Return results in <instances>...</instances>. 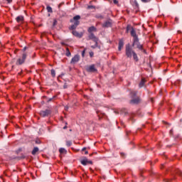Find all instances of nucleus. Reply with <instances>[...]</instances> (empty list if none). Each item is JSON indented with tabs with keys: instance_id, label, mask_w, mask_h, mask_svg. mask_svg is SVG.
I'll list each match as a JSON object with an SVG mask.
<instances>
[{
	"instance_id": "nucleus-1",
	"label": "nucleus",
	"mask_w": 182,
	"mask_h": 182,
	"mask_svg": "<svg viewBox=\"0 0 182 182\" xmlns=\"http://www.w3.org/2000/svg\"><path fill=\"white\" fill-rule=\"evenodd\" d=\"M125 54L127 58H129L130 59H132L133 56L134 60H135V62H139V57L137 56V53H136V52L133 50V48H132V46H130V44L126 46Z\"/></svg>"
},
{
	"instance_id": "nucleus-2",
	"label": "nucleus",
	"mask_w": 182,
	"mask_h": 182,
	"mask_svg": "<svg viewBox=\"0 0 182 182\" xmlns=\"http://www.w3.org/2000/svg\"><path fill=\"white\" fill-rule=\"evenodd\" d=\"M137 96V91L132 90L130 92V97L132 98L129 101L130 105H139L141 102L140 97Z\"/></svg>"
},
{
	"instance_id": "nucleus-3",
	"label": "nucleus",
	"mask_w": 182,
	"mask_h": 182,
	"mask_svg": "<svg viewBox=\"0 0 182 182\" xmlns=\"http://www.w3.org/2000/svg\"><path fill=\"white\" fill-rule=\"evenodd\" d=\"M129 31L131 36L134 38L133 41H135V42H137V39H139V37L137 36V34L136 33V30H134V28L133 26H129Z\"/></svg>"
},
{
	"instance_id": "nucleus-4",
	"label": "nucleus",
	"mask_w": 182,
	"mask_h": 182,
	"mask_svg": "<svg viewBox=\"0 0 182 182\" xmlns=\"http://www.w3.org/2000/svg\"><path fill=\"white\" fill-rule=\"evenodd\" d=\"M26 60V53H23L22 55V58H18L16 64L18 65H23V63H25Z\"/></svg>"
},
{
	"instance_id": "nucleus-5",
	"label": "nucleus",
	"mask_w": 182,
	"mask_h": 182,
	"mask_svg": "<svg viewBox=\"0 0 182 182\" xmlns=\"http://www.w3.org/2000/svg\"><path fill=\"white\" fill-rule=\"evenodd\" d=\"M50 114H52V111L50 109H46L40 112V116H41V117H48Z\"/></svg>"
},
{
	"instance_id": "nucleus-6",
	"label": "nucleus",
	"mask_w": 182,
	"mask_h": 182,
	"mask_svg": "<svg viewBox=\"0 0 182 182\" xmlns=\"http://www.w3.org/2000/svg\"><path fill=\"white\" fill-rule=\"evenodd\" d=\"M132 46H136L137 49L143 50V45L140 44L139 38H137V41H136V40H133Z\"/></svg>"
},
{
	"instance_id": "nucleus-7",
	"label": "nucleus",
	"mask_w": 182,
	"mask_h": 182,
	"mask_svg": "<svg viewBox=\"0 0 182 182\" xmlns=\"http://www.w3.org/2000/svg\"><path fill=\"white\" fill-rule=\"evenodd\" d=\"M79 60H80V55H75L70 61V64L71 65H75L76 63H77V62H79Z\"/></svg>"
},
{
	"instance_id": "nucleus-8",
	"label": "nucleus",
	"mask_w": 182,
	"mask_h": 182,
	"mask_svg": "<svg viewBox=\"0 0 182 182\" xmlns=\"http://www.w3.org/2000/svg\"><path fill=\"white\" fill-rule=\"evenodd\" d=\"M81 164H82V166H87V164H93V161H89V159H87V158L85 157L83 159H82L80 161Z\"/></svg>"
},
{
	"instance_id": "nucleus-9",
	"label": "nucleus",
	"mask_w": 182,
	"mask_h": 182,
	"mask_svg": "<svg viewBox=\"0 0 182 182\" xmlns=\"http://www.w3.org/2000/svg\"><path fill=\"white\" fill-rule=\"evenodd\" d=\"M112 25H113V21L109 19V20L105 21L102 24V28H112Z\"/></svg>"
},
{
	"instance_id": "nucleus-10",
	"label": "nucleus",
	"mask_w": 182,
	"mask_h": 182,
	"mask_svg": "<svg viewBox=\"0 0 182 182\" xmlns=\"http://www.w3.org/2000/svg\"><path fill=\"white\" fill-rule=\"evenodd\" d=\"M88 38L91 41H93V42H95L96 45H97V41H99V38H97V37H96L93 33H90Z\"/></svg>"
},
{
	"instance_id": "nucleus-11",
	"label": "nucleus",
	"mask_w": 182,
	"mask_h": 182,
	"mask_svg": "<svg viewBox=\"0 0 182 182\" xmlns=\"http://www.w3.org/2000/svg\"><path fill=\"white\" fill-rule=\"evenodd\" d=\"M80 19V16L77 15L74 16L73 17L74 25H75L76 26H79V25L80 24V21H79Z\"/></svg>"
},
{
	"instance_id": "nucleus-12",
	"label": "nucleus",
	"mask_w": 182,
	"mask_h": 182,
	"mask_svg": "<svg viewBox=\"0 0 182 182\" xmlns=\"http://www.w3.org/2000/svg\"><path fill=\"white\" fill-rule=\"evenodd\" d=\"M72 33L76 38H82L83 36V33H79L76 30L73 31Z\"/></svg>"
},
{
	"instance_id": "nucleus-13",
	"label": "nucleus",
	"mask_w": 182,
	"mask_h": 182,
	"mask_svg": "<svg viewBox=\"0 0 182 182\" xmlns=\"http://www.w3.org/2000/svg\"><path fill=\"white\" fill-rule=\"evenodd\" d=\"M123 46H124V41L123 39H120L119 41L118 50H122Z\"/></svg>"
},
{
	"instance_id": "nucleus-14",
	"label": "nucleus",
	"mask_w": 182,
	"mask_h": 182,
	"mask_svg": "<svg viewBox=\"0 0 182 182\" xmlns=\"http://www.w3.org/2000/svg\"><path fill=\"white\" fill-rule=\"evenodd\" d=\"M96 68H95V65H90L89 67L87 68V72H91V73H93V72H96Z\"/></svg>"
},
{
	"instance_id": "nucleus-15",
	"label": "nucleus",
	"mask_w": 182,
	"mask_h": 182,
	"mask_svg": "<svg viewBox=\"0 0 182 182\" xmlns=\"http://www.w3.org/2000/svg\"><path fill=\"white\" fill-rule=\"evenodd\" d=\"M97 31V28H96V27L91 26L88 28L87 32H89V33H92V32H96Z\"/></svg>"
},
{
	"instance_id": "nucleus-16",
	"label": "nucleus",
	"mask_w": 182,
	"mask_h": 182,
	"mask_svg": "<svg viewBox=\"0 0 182 182\" xmlns=\"http://www.w3.org/2000/svg\"><path fill=\"white\" fill-rule=\"evenodd\" d=\"M65 55L68 56V58L72 56V53H70V50H69V48H66L65 49Z\"/></svg>"
},
{
	"instance_id": "nucleus-17",
	"label": "nucleus",
	"mask_w": 182,
	"mask_h": 182,
	"mask_svg": "<svg viewBox=\"0 0 182 182\" xmlns=\"http://www.w3.org/2000/svg\"><path fill=\"white\" fill-rule=\"evenodd\" d=\"M144 83H146V79L142 78L141 82H139V87H144Z\"/></svg>"
},
{
	"instance_id": "nucleus-18",
	"label": "nucleus",
	"mask_w": 182,
	"mask_h": 182,
	"mask_svg": "<svg viewBox=\"0 0 182 182\" xmlns=\"http://www.w3.org/2000/svg\"><path fill=\"white\" fill-rule=\"evenodd\" d=\"M38 151H39V148L38 147H34V149H33L31 154H33V156H35V154H36V153H38Z\"/></svg>"
},
{
	"instance_id": "nucleus-19",
	"label": "nucleus",
	"mask_w": 182,
	"mask_h": 182,
	"mask_svg": "<svg viewBox=\"0 0 182 182\" xmlns=\"http://www.w3.org/2000/svg\"><path fill=\"white\" fill-rule=\"evenodd\" d=\"M16 21H17V22H21L22 21H23V16H18L16 18Z\"/></svg>"
},
{
	"instance_id": "nucleus-20",
	"label": "nucleus",
	"mask_w": 182,
	"mask_h": 182,
	"mask_svg": "<svg viewBox=\"0 0 182 182\" xmlns=\"http://www.w3.org/2000/svg\"><path fill=\"white\" fill-rule=\"evenodd\" d=\"M50 73H51L52 77H55V76H56V72L55 71L54 69H52V70H50Z\"/></svg>"
},
{
	"instance_id": "nucleus-21",
	"label": "nucleus",
	"mask_w": 182,
	"mask_h": 182,
	"mask_svg": "<svg viewBox=\"0 0 182 182\" xmlns=\"http://www.w3.org/2000/svg\"><path fill=\"white\" fill-rule=\"evenodd\" d=\"M76 28H77V26H75V24L72 25L70 27V29L71 31H75V29H76Z\"/></svg>"
},
{
	"instance_id": "nucleus-22",
	"label": "nucleus",
	"mask_w": 182,
	"mask_h": 182,
	"mask_svg": "<svg viewBox=\"0 0 182 182\" xmlns=\"http://www.w3.org/2000/svg\"><path fill=\"white\" fill-rule=\"evenodd\" d=\"M95 18H97V19H103V16H102L101 14H97L95 16Z\"/></svg>"
},
{
	"instance_id": "nucleus-23",
	"label": "nucleus",
	"mask_w": 182,
	"mask_h": 182,
	"mask_svg": "<svg viewBox=\"0 0 182 182\" xmlns=\"http://www.w3.org/2000/svg\"><path fill=\"white\" fill-rule=\"evenodd\" d=\"M46 9H47L48 12H50V13H52V12H53V11H52V7H50V6H48L46 7Z\"/></svg>"
},
{
	"instance_id": "nucleus-24",
	"label": "nucleus",
	"mask_w": 182,
	"mask_h": 182,
	"mask_svg": "<svg viewBox=\"0 0 182 182\" xmlns=\"http://www.w3.org/2000/svg\"><path fill=\"white\" fill-rule=\"evenodd\" d=\"M66 146L68 147H70V146H72V141H66Z\"/></svg>"
},
{
	"instance_id": "nucleus-25",
	"label": "nucleus",
	"mask_w": 182,
	"mask_h": 182,
	"mask_svg": "<svg viewBox=\"0 0 182 182\" xmlns=\"http://www.w3.org/2000/svg\"><path fill=\"white\" fill-rule=\"evenodd\" d=\"M65 151H66V150L64 148H60L59 149V152L61 153V154L65 153Z\"/></svg>"
},
{
	"instance_id": "nucleus-26",
	"label": "nucleus",
	"mask_w": 182,
	"mask_h": 182,
	"mask_svg": "<svg viewBox=\"0 0 182 182\" xmlns=\"http://www.w3.org/2000/svg\"><path fill=\"white\" fill-rule=\"evenodd\" d=\"M141 2H143L144 4H148V2H151V0H141Z\"/></svg>"
},
{
	"instance_id": "nucleus-27",
	"label": "nucleus",
	"mask_w": 182,
	"mask_h": 182,
	"mask_svg": "<svg viewBox=\"0 0 182 182\" xmlns=\"http://www.w3.org/2000/svg\"><path fill=\"white\" fill-rule=\"evenodd\" d=\"M87 9H96V7L95 6H88Z\"/></svg>"
},
{
	"instance_id": "nucleus-28",
	"label": "nucleus",
	"mask_w": 182,
	"mask_h": 182,
	"mask_svg": "<svg viewBox=\"0 0 182 182\" xmlns=\"http://www.w3.org/2000/svg\"><path fill=\"white\" fill-rule=\"evenodd\" d=\"M176 173L178 174V176H182V171L180 170H177Z\"/></svg>"
},
{
	"instance_id": "nucleus-29",
	"label": "nucleus",
	"mask_w": 182,
	"mask_h": 182,
	"mask_svg": "<svg viewBox=\"0 0 182 182\" xmlns=\"http://www.w3.org/2000/svg\"><path fill=\"white\" fill-rule=\"evenodd\" d=\"M57 24H58V21L54 20V21H53V26H56Z\"/></svg>"
},
{
	"instance_id": "nucleus-30",
	"label": "nucleus",
	"mask_w": 182,
	"mask_h": 182,
	"mask_svg": "<svg viewBox=\"0 0 182 182\" xmlns=\"http://www.w3.org/2000/svg\"><path fill=\"white\" fill-rule=\"evenodd\" d=\"M36 144H41V140L40 139H36Z\"/></svg>"
},
{
	"instance_id": "nucleus-31",
	"label": "nucleus",
	"mask_w": 182,
	"mask_h": 182,
	"mask_svg": "<svg viewBox=\"0 0 182 182\" xmlns=\"http://www.w3.org/2000/svg\"><path fill=\"white\" fill-rule=\"evenodd\" d=\"M85 52H86V50H82V58L85 57Z\"/></svg>"
},
{
	"instance_id": "nucleus-32",
	"label": "nucleus",
	"mask_w": 182,
	"mask_h": 182,
	"mask_svg": "<svg viewBox=\"0 0 182 182\" xmlns=\"http://www.w3.org/2000/svg\"><path fill=\"white\" fill-rule=\"evenodd\" d=\"M113 2L115 5H117V4H119V1L117 0H113Z\"/></svg>"
},
{
	"instance_id": "nucleus-33",
	"label": "nucleus",
	"mask_w": 182,
	"mask_h": 182,
	"mask_svg": "<svg viewBox=\"0 0 182 182\" xmlns=\"http://www.w3.org/2000/svg\"><path fill=\"white\" fill-rule=\"evenodd\" d=\"M96 46H97V44L96 45V43H95V46H92V48L93 49H95V48H96Z\"/></svg>"
},
{
	"instance_id": "nucleus-34",
	"label": "nucleus",
	"mask_w": 182,
	"mask_h": 182,
	"mask_svg": "<svg viewBox=\"0 0 182 182\" xmlns=\"http://www.w3.org/2000/svg\"><path fill=\"white\" fill-rule=\"evenodd\" d=\"M8 4H11L12 2V0H6Z\"/></svg>"
},
{
	"instance_id": "nucleus-35",
	"label": "nucleus",
	"mask_w": 182,
	"mask_h": 182,
	"mask_svg": "<svg viewBox=\"0 0 182 182\" xmlns=\"http://www.w3.org/2000/svg\"><path fill=\"white\" fill-rule=\"evenodd\" d=\"M26 49H28V48H27V47H24V48H23V52H25V50H26Z\"/></svg>"
},
{
	"instance_id": "nucleus-36",
	"label": "nucleus",
	"mask_w": 182,
	"mask_h": 182,
	"mask_svg": "<svg viewBox=\"0 0 182 182\" xmlns=\"http://www.w3.org/2000/svg\"><path fill=\"white\" fill-rule=\"evenodd\" d=\"M141 52H143L144 53H146V50H144V48H143V50H141Z\"/></svg>"
},
{
	"instance_id": "nucleus-37",
	"label": "nucleus",
	"mask_w": 182,
	"mask_h": 182,
	"mask_svg": "<svg viewBox=\"0 0 182 182\" xmlns=\"http://www.w3.org/2000/svg\"><path fill=\"white\" fill-rule=\"evenodd\" d=\"M124 113L125 114H127V111L126 109H124Z\"/></svg>"
},
{
	"instance_id": "nucleus-38",
	"label": "nucleus",
	"mask_w": 182,
	"mask_h": 182,
	"mask_svg": "<svg viewBox=\"0 0 182 182\" xmlns=\"http://www.w3.org/2000/svg\"><path fill=\"white\" fill-rule=\"evenodd\" d=\"M86 147H84V148H82V151H85V150H86Z\"/></svg>"
},
{
	"instance_id": "nucleus-39",
	"label": "nucleus",
	"mask_w": 182,
	"mask_h": 182,
	"mask_svg": "<svg viewBox=\"0 0 182 182\" xmlns=\"http://www.w3.org/2000/svg\"><path fill=\"white\" fill-rule=\"evenodd\" d=\"M90 57L92 58V56H93V53H90Z\"/></svg>"
},
{
	"instance_id": "nucleus-40",
	"label": "nucleus",
	"mask_w": 182,
	"mask_h": 182,
	"mask_svg": "<svg viewBox=\"0 0 182 182\" xmlns=\"http://www.w3.org/2000/svg\"><path fill=\"white\" fill-rule=\"evenodd\" d=\"M85 154H89V151H86L85 152Z\"/></svg>"
},
{
	"instance_id": "nucleus-41",
	"label": "nucleus",
	"mask_w": 182,
	"mask_h": 182,
	"mask_svg": "<svg viewBox=\"0 0 182 182\" xmlns=\"http://www.w3.org/2000/svg\"><path fill=\"white\" fill-rule=\"evenodd\" d=\"M20 159H25V156H21Z\"/></svg>"
},
{
	"instance_id": "nucleus-42",
	"label": "nucleus",
	"mask_w": 182,
	"mask_h": 182,
	"mask_svg": "<svg viewBox=\"0 0 182 182\" xmlns=\"http://www.w3.org/2000/svg\"><path fill=\"white\" fill-rule=\"evenodd\" d=\"M63 129H68V127L65 126V127H63Z\"/></svg>"
},
{
	"instance_id": "nucleus-43",
	"label": "nucleus",
	"mask_w": 182,
	"mask_h": 182,
	"mask_svg": "<svg viewBox=\"0 0 182 182\" xmlns=\"http://www.w3.org/2000/svg\"><path fill=\"white\" fill-rule=\"evenodd\" d=\"M171 133H173V129L170 130V134H171Z\"/></svg>"
},
{
	"instance_id": "nucleus-44",
	"label": "nucleus",
	"mask_w": 182,
	"mask_h": 182,
	"mask_svg": "<svg viewBox=\"0 0 182 182\" xmlns=\"http://www.w3.org/2000/svg\"><path fill=\"white\" fill-rule=\"evenodd\" d=\"M66 87H67L66 85H64V89H66Z\"/></svg>"
},
{
	"instance_id": "nucleus-45",
	"label": "nucleus",
	"mask_w": 182,
	"mask_h": 182,
	"mask_svg": "<svg viewBox=\"0 0 182 182\" xmlns=\"http://www.w3.org/2000/svg\"><path fill=\"white\" fill-rule=\"evenodd\" d=\"M165 182H170V181H169V180H167V181H166Z\"/></svg>"
},
{
	"instance_id": "nucleus-46",
	"label": "nucleus",
	"mask_w": 182,
	"mask_h": 182,
	"mask_svg": "<svg viewBox=\"0 0 182 182\" xmlns=\"http://www.w3.org/2000/svg\"><path fill=\"white\" fill-rule=\"evenodd\" d=\"M50 100H52V98H51V99H50V100H48V102H50Z\"/></svg>"
},
{
	"instance_id": "nucleus-47",
	"label": "nucleus",
	"mask_w": 182,
	"mask_h": 182,
	"mask_svg": "<svg viewBox=\"0 0 182 182\" xmlns=\"http://www.w3.org/2000/svg\"><path fill=\"white\" fill-rule=\"evenodd\" d=\"M65 110H68V107H65Z\"/></svg>"
},
{
	"instance_id": "nucleus-48",
	"label": "nucleus",
	"mask_w": 182,
	"mask_h": 182,
	"mask_svg": "<svg viewBox=\"0 0 182 182\" xmlns=\"http://www.w3.org/2000/svg\"><path fill=\"white\" fill-rule=\"evenodd\" d=\"M90 156H92V154H90Z\"/></svg>"
}]
</instances>
